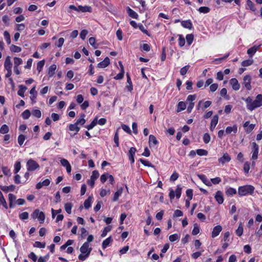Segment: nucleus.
I'll return each instance as SVG.
<instances>
[{
	"instance_id": "1",
	"label": "nucleus",
	"mask_w": 262,
	"mask_h": 262,
	"mask_svg": "<svg viewBox=\"0 0 262 262\" xmlns=\"http://www.w3.org/2000/svg\"><path fill=\"white\" fill-rule=\"evenodd\" d=\"M255 190V187L251 185H246L239 186L238 188V194L239 196H246L253 195Z\"/></svg>"
},
{
	"instance_id": "2",
	"label": "nucleus",
	"mask_w": 262,
	"mask_h": 262,
	"mask_svg": "<svg viewBox=\"0 0 262 262\" xmlns=\"http://www.w3.org/2000/svg\"><path fill=\"white\" fill-rule=\"evenodd\" d=\"M262 106V94H258L255 100L252 101L250 105H247V108L252 111L255 108Z\"/></svg>"
},
{
	"instance_id": "3",
	"label": "nucleus",
	"mask_w": 262,
	"mask_h": 262,
	"mask_svg": "<svg viewBox=\"0 0 262 262\" xmlns=\"http://www.w3.org/2000/svg\"><path fill=\"white\" fill-rule=\"evenodd\" d=\"M169 196L170 200H173L175 196L177 199H179L181 195L182 188L180 185H178L175 191L170 188H169Z\"/></svg>"
},
{
	"instance_id": "4",
	"label": "nucleus",
	"mask_w": 262,
	"mask_h": 262,
	"mask_svg": "<svg viewBox=\"0 0 262 262\" xmlns=\"http://www.w3.org/2000/svg\"><path fill=\"white\" fill-rule=\"evenodd\" d=\"M27 169L28 171H34L39 168V164L35 160L31 159L27 162Z\"/></svg>"
},
{
	"instance_id": "5",
	"label": "nucleus",
	"mask_w": 262,
	"mask_h": 262,
	"mask_svg": "<svg viewBox=\"0 0 262 262\" xmlns=\"http://www.w3.org/2000/svg\"><path fill=\"white\" fill-rule=\"evenodd\" d=\"M251 77L249 75H246L244 77L243 82H242L243 88H245L248 91H250L252 89L251 85Z\"/></svg>"
},
{
	"instance_id": "6",
	"label": "nucleus",
	"mask_w": 262,
	"mask_h": 262,
	"mask_svg": "<svg viewBox=\"0 0 262 262\" xmlns=\"http://www.w3.org/2000/svg\"><path fill=\"white\" fill-rule=\"evenodd\" d=\"M92 250V248H89V244L88 242H85L80 248V251L82 254H86L88 253L90 254Z\"/></svg>"
},
{
	"instance_id": "7",
	"label": "nucleus",
	"mask_w": 262,
	"mask_h": 262,
	"mask_svg": "<svg viewBox=\"0 0 262 262\" xmlns=\"http://www.w3.org/2000/svg\"><path fill=\"white\" fill-rule=\"evenodd\" d=\"M137 151V149L135 147H132L130 148L128 151V159L130 162L131 164H133L135 162V153Z\"/></svg>"
},
{
	"instance_id": "8",
	"label": "nucleus",
	"mask_w": 262,
	"mask_h": 262,
	"mask_svg": "<svg viewBox=\"0 0 262 262\" xmlns=\"http://www.w3.org/2000/svg\"><path fill=\"white\" fill-rule=\"evenodd\" d=\"M214 198L219 204H222L223 203L224 199L223 197V193L221 191L218 190L216 192L214 195Z\"/></svg>"
},
{
	"instance_id": "9",
	"label": "nucleus",
	"mask_w": 262,
	"mask_h": 262,
	"mask_svg": "<svg viewBox=\"0 0 262 262\" xmlns=\"http://www.w3.org/2000/svg\"><path fill=\"white\" fill-rule=\"evenodd\" d=\"M16 199V197L14 194L12 193H9L8 194L9 204L10 208H13L15 206Z\"/></svg>"
},
{
	"instance_id": "10",
	"label": "nucleus",
	"mask_w": 262,
	"mask_h": 262,
	"mask_svg": "<svg viewBox=\"0 0 262 262\" xmlns=\"http://www.w3.org/2000/svg\"><path fill=\"white\" fill-rule=\"evenodd\" d=\"M80 129V127H78L75 123L70 124L69 125V129L70 131L74 132L73 134H71V137H73L74 136L76 135L79 132Z\"/></svg>"
},
{
	"instance_id": "11",
	"label": "nucleus",
	"mask_w": 262,
	"mask_h": 262,
	"mask_svg": "<svg viewBox=\"0 0 262 262\" xmlns=\"http://www.w3.org/2000/svg\"><path fill=\"white\" fill-rule=\"evenodd\" d=\"M231 160V157L230 155L226 152L224 154L223 156L218 159V161L220 163L222 164H225L226 162H229Z\"/></svg>"
},
{
	"instance_id": "12",
	"label": "nucleus",
	"mask_w": 262,
	"mask_h": 262,
	"mask_svg": "<svg viewBox=\"0 0 262 262\" xmlns=\"http://www.w3.org/2000/svg\"><path fill=\"white\" fill-rule=\"evenodd\" d=\"M230 84L234 91H238L240 88V84L237 79L235 78H231L230 80Z\"/></svg>"
},
{
	"instance_id": "13",
	"label": "nucleus",
	"mask_w": 262,
	"mask_h": 262,
	"mask_svg": "<svg viewBox=\"0 0 262 262\" xmlns=\"http://www.w3.org/2000/svg\"><path fill=\"white\" fill-rule=\"evenodd\" d=\"M222 230V227L221 225H217L215 226L211 232V237L214 238L218 236Z\"/></svg>"
},
{
	"instance_id": "14",
	"label": "nucleus",
	"mask_w": 262,
	"mask_h": 262,
	"mask_svg": "<svg viewBox=\"0 0 262 262\" xmlns=\"http://www.w3.org/2000/svg\"><path fill=\"white\" fill-rule=\"evenodd\" d=\"M110 63V60L108 57H106L104 60L97 64V67L99 68H105L107 67Z\"/></svg>"
},
{
	"instance_id": "15",
	"label": "nucleus",
	"mask_w": 262,
	"mask_h": 262,
	"mask_svg": "<svg viewBox=\"0 0 262 262\" xmlns=\"http://www.w3.org/2000/svg\"><path fill=\"white\" fill-rule=\"evenodd\" d=\"M260 47V45L253 46V47L248 49L247 52V54L250 57H252L255 54L256 51L259 49Z\"/></svg>"
},
{
	"instance_id": "16",
	"label": "nucleus",
	"mask_w": 262,
	"mask_h": 262,
	"mask_svg": "<svg viewBox=\"0 0 262 262\" xmlns=\"http://www.w3.org/2000/svg\"><path fill=\"white\" fill-rule=\"evenodd\" d=\"M232 132L234 135H235L237 132V126L236 124H234L232 126H227L225 130L226 134H230Z\"/></svg>"
},
{
	"instance_id": "17",
	"label": "nucleus",
	"mask_w": 262,
	"mask_h": 262,
	"mask_svg": "<svg viewBox=\"0 0 262 262\" xmlns=\"http://www.w3.org/2000/svg\"><path fill=\"white\" fill-rule=\"evenodd\" d=\"M12 63L11 61V57L7 56L4 62V68L6 70H11Z\"/></svg>"
},
{
	"instance_id": "18",
	"label": "nucleus",
	"mask_w": 262,
	"mask_h": 262,
	"mask_svg": "<svg viewBox=\"0 0 262 262\" xmlns=\"http://www.w3.org/2000/svg\"><path fill=\"white\" fill-rule=\"evenodd\" d=\"M126 11L128 15L132 18L138 19L139 18V15L138 13L132 9L130 7H126Z\"/></svg>"
},
{
	"instance_id": "19",
	"label": "nucleus",
	"mask_w": 262,
	"mask_h": 262,
	"mask_svg": "<svg viewBox=\"0 0 262 262\" xmlns=\"http://www.w3.org/2000/svg\"><path fill=\"white\" fill-rule=\"evenodd\" d=\"M219 120V117L217 115H215L213 117V118L211 119V123H210V129L211 131H213L214 129L216 124L218 123Z\"/></svg>"
},
{
	"instance_id": "20",
	"label": "nucleus",
	"mask_w": 262,
	"mask_h": 262,
	"mask_svg": "<svg viewBox=\"0 0 262 262\" xmlns=\"http://www.w3.org/2000/svg\"><path fill=\"white\" fill-rule=\"evenodd\" d=\"M149 147H152V144L154 145H156L159 143L158 141L157 140L156 137L153 135H150L149 136Z\"/></svg>"
},
{
	"instance_id": "21",
	"label": "nucleus",
	"mask_w": 262,
	"mask_h": 262,
	"mask_svg": "<svg viewBox=\"0 0 262 262\" xmlns=\"http://www.w3.org/2000/svg\"><path fill=\"white\" fill-rule=\"evenodd\" d=\"M0 189L5 192L14 191L15 189V186L14 185H11L9 186L0 185Z\"/></svg>"
},
{
	"instance_id": "22",
	"label": "nucleus",
	"mask_w": 262,
	"mask_h": 262,
	"mask_svg": "<svg viewBox=\"0 0 262 262\" xmlns=\"http://www.w3.org/2000/svg\"><path fill=\"white\" fill-rule=\"evenodd\" d=\"M126 76H127V83L128 84L126 86V88L129 92H131L133 90V85L132 79H131V78H130L129 75L128 73H127Z\"/></svg>"
},
{
	"instance_id": "23",
	"label": "nucleus",
	"mask_w": 262,
	"mask_h": 262,
	"mask_svg": "<svg viewBox=\"0 0 262 262\" xmlns=\"http://www.w3.org/2000/svg\"><path fill=\"white\" fill-rule=\"evenodd\" d=\"M181 25L184 28L188 29H191L193 28L192 23L190 19L182 21L181 22Z\"/></svg>"
},
{
	"instance_id": "24",
	"label": "nucleus",
	"mask_w": 262,
	"mask_h": 262,
	"mask_svg": "<svg viewBox=\"0 0 262 262\" xmlns=\"http://www.w3.org/2000/svg\"><path fill=\"white\" fill-rule=\"evenodd\" d=\"M113 238L111 236L104 239L102 244L103 249L106 248L113 242Z\"/></svg>"
},
{
	"instance_id": "25",
	"label": "nucleus",
	"mask_w": 262,
	"mask_h": 262,
	"mask_svg": "<svg viewBox=\"0 0 262 262\" xmlns=\"http://www.w3.org/2000/svg\"><path fill=\"white\" fill-rule=\"evenodd\" d=\"M92 12V9L91 7L89 6H82L81 5L78 6V12Z\"/></svg>"
},
{
	"instance_id": "26",
	"label": "nucleus",
	"mask_w": 262,
	"mask_h": 262,
	"mask_svg": "<svg viewBox=\"0 0 262 262\" xmlns=\"http://www.w3.org/2000/svg\"><path fill=\"white\" fill-rule=\"evenodd\" d=\"M199 178L202 181V182L207 186H211V183L208 181L207 177L203 174H200L198 175Z\"/></svg>"
},
{
	"instance_id": "27",
	"label": "nucleus",
	"mask_w": 262,
	"mask_h": 262,
	"mask_svg": "<svg viewBox=\"0 0 262 262\" xmlns=\"http://www.w3.org/2000/svg\"><path fill=\"white\" fill-rule=\"evenodd\" d=\"M18 87H19V90L17 91L18 95H19V96H20L21 97H25L24 94H25V91L27 89V88L24 85H19L18 86Z\"/></svg>"
},
{
	"instance_id": "28",
	"label": "nucleus",
	"mask_w": 262,
	"mask_h": 262,
	"mask_svg": "<svg viewBox=\"0 0 262 262\" xmlns=\"http://www.w3.org/2000/svg\"><path fill=\"white\" fill-rule=\"evenodd\" d=\"M123 192V188L120 187V188L118 189L117 191L115 192L114 195V197L113 198V201L116 202L117 201L119 196L121 195L122 193Z\"/></svg>"
},
{
	"instance_id": "29",
	"label": "nucleus",
	"mask_w": 262,
	"mask_h": 262,
	"mask_svg": "<svg viewBox=\"0 0 262 262\" xmlns=\"http://www.w3.org/2000/svg\"><path fill=\"white\" fill-rule=\"evenodd\" d=\"M56 69V65L55 64H53L49 68L48 70V75L49 77H52L55 74V71Z\"/></svg>"
},
{
	"instance_id": "30",
	"label": "nucleus",
	"mask_w": 262,
	"mask_h": 262,
	"mask_svg": "<svg viewBox=\"0 0 262 262\" xmlns=\"http://www.w3.org/2000/svg\"><path fill=\"white\" fill-rule=\"evenodd\" d=\"M85 115L84 114L81 115V118L77 119L75 123L77 126L78 125H83L85 124L86 120L84 119Z\"/></svg>"
},
{
	"instance_id": "31",
	"label": "nucleus",
	"mask_w": 262,
	"mask_h": 262,
	"mask_svg": "<svg viewBox=\"0 0 262 262\" xmlns=\"http://www.w3.org/2000/svg\"><path fill=\"white\" fill-rule=\"evenodd\" d=\"M186 105L185 102L180 101L178 103L177 105V112H180L186 109Z\"/></svg>"
},
{
	"instance_id": "32",
	"label": "nucleus",
	"mask_w": 262,
	"mask_h": 262,
	"mask_svg": "<svg viewBox=\"0 0 262 262\" xmlns=\"http://www.w3.org/2000/svg\"><path fill=\"white\" fill-rule=\"evenodd\" d=\"M92 197L89 196L87 199L84 201V207L86 209H89L91 207Z\"/></svg>"
},
{
	"instance_id": "33",
	"label": "nucleus",
	"mask_w": 262,
	"mask_h": 262,
	"mask_svg": "<svg viewBox=\"0 0 262 262\" xmlns=\"http://www.w3.org/2000/svg\"><path fill=\"white\" fill-rule=\"evenodd\" d=\"M225 193L227 196H231L237 193V191L235 188L229 187L226 189Z\"/></svg>"
},
{
	"instance_id": "34",
	"label": "nucleus",
	"mask_w": 262,
	"mask_h": 262,
	"mask_svg": "<svg viewBox=\"0 0 262 262\" xmlns=\"http://www.w3.org/2000/svg\"><path fill=\"white\" fill-rule=\"evenodd\" d=\"M139 161L145 166H147L149 167H155V166L152 165L149 161L147 160L143 159H140Z\"/></svg>"
},
{
	"instance_id": "35",
	"label": "nucleus",
	"mask_w": 262,
	"mask_h": 262,
	"mask_svg": "<svg viewBox=\"0 0 262 262\" xmlns=\"http://www.w3.org/2000/svg\"><path fill=\"white\" fill-rule=\"evenodd\" d=\"M97 123V118H95L92 122L91 123L86 125L85 126V127L88 129V130L92 129L96 125Z\"/></svg>"
},
{
	"instance_id": "36",
	"label": "nucleus",
	"mask_w": 262,
	"mask_h": 262,
	"mask_svg": "<svg viewBox=\"0 0 262 262\" xmlns=\"http://www.w3.org/2000/svg\"><path fill=\"white\" fill-rule=\"evenodd\" d=\"M246 5L252 11H255L256 10L254 3L251 0H247L246 1Z\"/></svg>"
},
{
	"instance_id": "37",
	"label": "nucleus",
	"mask_w": 262,
	"mask_h": 262,
	"mask_svg": "<svg viewBox=\"0 0 262 262\" xmlns=\"http://www.w3.org/2000/svg\"><path fill=\"white\" fill-rule=\"evenodd\" d=\"M186 39L188 45L190 46L194 39V35L192 34H188L186 36Z\"/></svg>"
},
{
	"instance_id": "38",
	"label": "nucleus",
	"mask_w": 262,
	"mask_h": 262,
	"mask_svg": "<svg viewBox=\"0 0 262 262\" xmlns=\"http://www.w3.org/2000/svg\"><path fill=\"white\" fill-rule=\"evenodd\" d=\"M4 38L8 45H10L11 43V37L10 33L7 31H5L4 32Z\"/></svg>"
},
{
	"instance_id": "39",
	"label": "nucleus",
	"mask_w": 262,
	"mask_h": 262,
	"mask_svg": "<svg viewBox=\"0 0 262 262\" xmlns=\"http://www.w3.org/2000/svg\"><path fill=\"white\" fill-rule=\"evenodd\" d=\"M10 49L12 52L14 53H19L21 51V48L20 47L14 45H12L10 47Z\"/></svg>"
},
{
	"instance_id": "40",
	"label": "nucleus",
	"mask_w": 262,
	"mask_h": 262,
	"mask_svg": "<svg viewBox=\"0 0 262 262\" xmlns=\"http://www.w3.org/2000/svg\"><path fill=\"white\" fill-rule=\"evenodd\" d=\"M235 233L238 236H241L243 233V226L242 224L241 223L237 229L235 230Z\"/></svg>"
},
{
	"instance_id": "41",
	"label": "nucleus",
	"mask_w": 262,
	"mask_h": 262,
	"mask_svg": "<svg viewBox=\"0 0 262 262\" xmlns=\"http://www.w3.org/2000/svg\"><path fill=\"white\" fill-rule=\"evenodd\" d=\"M112 229V226H107L106 227H105L102 231V232L101 233V237H105L106 236L108 232L111 231Z\"/></svg>"
},
{
	"instance_id": "42",
	"label": "nucleus",
	"mask_w": 262,
	"mask_h": 262,
	"mask_svg": "<svg viewBox=\"0 0 262 262\" xmlns=\"http://www.w3.org/2000/svg\"><path fill=\"white\" fill-rule=\"evenodd\" d=\"M178 36H179V40H178V43L179 46L180 47H183L185 44V39L183 36L181 34H178Z\"/></svg>"
},
{
	"instance_id": "43",
	"label": "nucleus",
	"mask_w": 262,
	"mask_h": 262,
	"mask_svg": "<svg viewBox=\"0 0 262 262\" xmlns=\"http://www.w3.org/2000/svg\"><path fill=\"white\" fill-rule=\"evenodd\" d=\"M72 207L73 204L71 203H67L64 204L65 210L69 214L72 212Z\"/></svg>"
},
{
	"instance_id": "44",
	"label": "nucleus",
	"mask_w": 262,
	"mask_h": 262,
	"mask_svg": "<svg viewBox=\"0 0 262 262\" xmlns=\"http://www.w3.org/2000/svg\"><path fill=\"white\" fill-rule=\"evenodd\" d=\"M37 219L40 224L43 223L45 220V213L42 211H40V212L38 213Z\"/></svg>"
},
{
	"instance_id": "45",
	"label": "nucleus",
	"mask_w": 262,
	"mask_h": 262,
	"mask_svg": "<svg viewBox=\"0 0 262 262\" xmlns=\"http://www.w3.org/2000/svg\"><path fill=\"white\" fill-rule=\"evenodd\" d=\"M9 127L6 124H3L0 128V133L2 134H6L9 132Z\"/></svg>"
},
{
	"instance_id": "46",
	"label": "nucleus",
	"mask_w": 262,
	"mask_h": 262,
	"mask_svg": "<svg viewBox=\"0 0 262 262\" xmlns=\"http://www.w3.org/2000/svg\"><path fill=\"white\" fill-rule=\"evenodd\" d=\"M196 152L200 156H207L208 154V151L204 149H198L196 150Z\"/></svg>"
},
{
	"instance_id": "47",
	"label": "nucleus",
	"mask_w": 262,
	"mask_h": 262,
	"mask_svg": "<svg viewBox=\"0 0 262 262\" xmlns=\"http://www.w3.org/2000/svg\"><path fill=\"white\" fill-rule=\"evenodd\" d=\"M90 44L95 49L98 47L99 45L96 43V39L95 37H91L89 39Z\"/></svg>"
},
{
	"instance_id": "48",
	"label": "nucleus",
	"mask_w": 262,
	"mask_h": 262,
	"mask_svg": "<svg viewBox=\"0 0 262 262\" xmlns=\"http://www.w3.org/2000/svg\"><path fill=\"white\" fill-rule=\"evenodd\" d=\"M253 63V59H246L244 61H243L241 63V65L243 67H248L249 66H251Z\"/></svg>"
},
{
	"instance_id": "49",
	"label": "nucleus",
	"mask_w": 262,
	"mask_h": 262,
	"mask_svg": "<svg viewBox=\"0 0 262 262\" xmlns=\"http://www.w3.org/2000/svg\"><path fill=\"white\" fill-rule=\"evenodd\" d=\"M198 11L200 12V13H208L210 12V9L208 7H206V6H203V7H201L199 8L198 9Z\"/></svg>"
},
{
	"instance_id": "50",
	"label": "nucleus",
	"mask_w": 262,
	"mask_h": 262,
	"mask_svg": "<svg viewBox=\"0 0 262 262\" xmlns=\"http://www.w3.org/2000/svg\"><path fill=\"white\" fill-rule=\"evenodd\" d=\"M189 68L190 66L188 64L182 68L180 70V74L182 76L185 75L187 73Z\"/></svg>"
},
{
	"instance_id": "51",
	"label": "nucleus",
	"mask_w": 262,
	"mask_h": 262,
	"mask_svg": "<svg viewBox=\"0 0 262 262\" xmlns=\"http://www.w3.org/2000/svg\"><path fill=\"white\" fill-rule=\"evenodd\" d=\"M45 60H42L38 62L37 64V70L38 71V72H41L45 65Z\"/></svg>"
},
{
	"instance_id": "52",
	"label": "nucleus",
	"mask_w": 262,
	"mask_h": 262,
	"mask_svg": "<svg viewBox=\"0 0 262 262\" xmlns=\"http://www.w3.org/2000/svg\"><path fill=\"white\" fill-rule=\"evenodd\" d=\"M180 237V236L178 234L174 233L169 236V239L171 242H174L178 240Z\"/></svg>"
},
{
	"instance_id": "53",
	"label": "nucleus",
	"mask_w": 262,
	"mask_h": 262,
	"mask_svg": "<svg viewBox=\"0 0 262 262\" xmlns=\"http://www.w3.org/2000/svg\"><path fill=\"white\" fill-rule=\"evenodd\" d=\"M32 114L33 116L39 118L41 116V112L38 109L34 110L32 112Z\"/></svg>"
},
{
	"instance_id": "54",
	"label": "nucleus",
	"mask_w": 262,
	"mask_h": 262,
	"mask_svg": "<svg viewBox=\"0 0 262 262\" xmlns=\"http://www.w3.org/2000/svg\"><path fill=\"white\" fill-rule=\"evenodd\" d=\"M250 163L248 161H247L246 162H245L244 164V172L246 174L248 173L249 172V170H250Z\"/></svg>"
},
{
	"instance_id": "55",
	"label": "nucleus",
	"mask_w": 262,
	"mask_h": 262,
	"mask_svg": "<svg viewBox=\"0 0 262 262\" xmlns=\"http://www.w3.org/2000/svg\"><path fill=\"white\" fill-rule=\"evenodd\" d=\"M23 63V60L21 58L19 57L14 58V66L18 67L19 65Z\"/></svg>"
},
{
	"instance_id": "56",
	"label": "nucleus",
	"mask_w": 262,
	"mask_h": 262,
	"mask_svg": "<svg viewBox=\"0 0 262 262\" xmlns=\"http://www.w3.org/2000/svg\"><path fill=\"white\" fill-rule=\"evenodd\" d=\"M31 115V113L29 110H26L23 112L21 116L24 119H28Z\"/></svg>"
},
{
	"instance_id": "57",
	"label": "nucleus",
	"mask_w": 262,
	"mask_h": 262,
	"mask_svg": "<svg viewBox=\"0 0 262 262\" xmlns=\"http://www.w3.org/2000/svg\"><path fill=\"white\" fill-rule=\"evenodd\" d=\"M33 246L36 248H44L46 246V243L36 241L33 244Z\"/></svg>"
},
{
	"instance_id": "58",
	"label": "nucleus",
	"mask_w": 262,
	"mask_h": 262,
	"mask_svg": "<svg viewBox=\"0 0 262 262\" xmlns=\"http://www.w3.org/2000/svg\"><path fill=\"white\" fill-rule=\"evenodd\" d=\"M119 135H118V130H116V132H115V134L114 135V142L115 143V146L116 147H118L119 145Z\"/></svg>"
},
{
	"instance_id": "59",
	"label": "nucleus",
	"mask_w": 262,
	"mask_h": 262,
	"mask_svg": "<svg viewBox=\"0 0 262 262\" xmlns=\"http://www.w3.org/2000/svg\"><path fill=\"white\" fill-rule=\"evenodd\" d=\"M21 168V163L20 161H17L14 165V172L15 173H17L19 172Z\"/></svg>"
},
{
	"instance_id": "60",
	"label": "nucleus",
	"mask_w": 262,
	"mask_h": 262,
	"mask_svg": "<svg viewBox=\"0 0 262 262\" xmlns=\"http://www.w3.org/2000/svg\"><path fill=\"white\" fill-rule=\"evenodd\" d=\"M203 141L205 144L208 143L210 141V136L208 133H205L203 136Z\"/></svg>"
},
{
	"instance_id": "61",
	"label": "nucleus",
	"mask_w": 262,
	"mask_h": 262,
	"mask_svg": "<svg viewBox=\"0 0 262 262\" xmlns=\"http://www.w3.org/2000/svg\"><path fill=\"white\" fill-rule=\"evenodd\" d=\"M138 28L143 33L145 34L146 35H147L148 36H150V34H149L148 31L146 29H145L144 27L143 26V25L142 24H140L138 25Z\"/></svg>"
},
{
	"instance_id": "62",
	"label": "nucleus",
	"mask_w": 262,
	"mask_h": 262,
	"mask_svg": "<svg viewBox=\"0 0 262 262\" xmlns=\"http://www.w3.org/2000/svg\"><path fill=\"white\" fill-rule=\"evenodd\" d=\"M19 218L21 220H25L29 218V213L27 212H24L19 214Z\"/></svg>"
},
{
	"instance_id": "63",
	"label": "nucleus",
	"mask_w": 262,
	"mask_h": 262,
	"mask_svg": "<svg viewBox=\"0 0 262 262\" xmlns=\"http://www.w3.org/2000/svg\"><path fill=\"white\" fill-rule=\"evenodd\" d=\"M26 139V136L24 135H19L18 137V143L21 146Z\"/></svg>"
},
{
	"instance_id": "64",
	"label": "nucleus",
	"mask_w": 262,
	"mask_h": 262,
	"mask_svg": "<svg viewBox=\"0 0 262 262\" xmlns=\"http://www.w3.org/2000/svg\"><path fill=\"white\" fill-rule=\"evenodd\" d=\"M108 173L105 172L104 173L102 174L100 177V181L102 183H104L106 180H107V178L108 176Z\"/></svg>"
}]
</instances>
